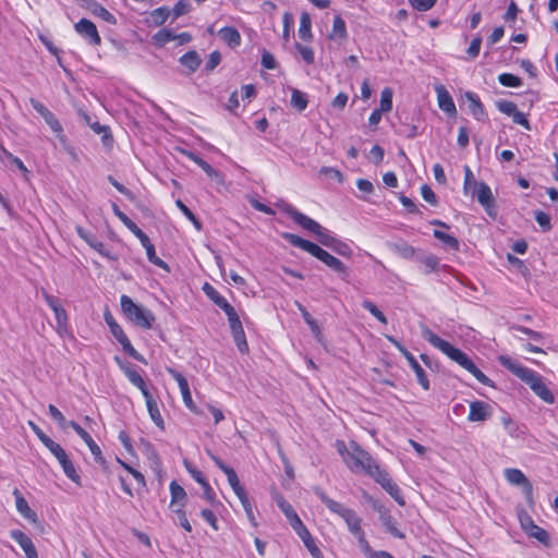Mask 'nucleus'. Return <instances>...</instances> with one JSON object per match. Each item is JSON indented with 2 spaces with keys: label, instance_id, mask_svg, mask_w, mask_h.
<instances>
[{
  "label": "nucleus",
  "instance_id": "nucleus-23",
  "mask_svg": "<svg viewBox=\"0 0 558 558\" xmlns=\"http://www.w3.org/2000/svg\"><path fill=\"white\" fill-rule=\"evenodd\" d=\"M141 244L143 245V247L145 248L146 251V255H147V258L148 260L165 269V270H169V266L167 263H165L161 258H159L156 254V251H155V246L154 244L150 242L149 238L146 235L144 236L142 240H140Z\"/></svg>",
  "mask_w": 558,
  "mask_h": 558
},
{
  "label": "nucleus",
  "instance_id": "nucleus-38",
  "mask_svg": "<svg viewBox=\"0 0 558 558\" xmlns=\"http://www.w3.org/2000/svg\"><path fill=\"white\" fill-rule=\"evenodd\" d=\"M434 236L439 240L440 242H442V244L450 248V250H453V251H458L459 250V241L456 236L451 235V234H448L444 231H440V230H434Z\"/></svg>",
  "mask_w": 558,
  "mask_h": 558
},
{
  "label": "nucleus",
  "instance_id": "nucleus-9",
  "mask_svg": "<svg viewBox=\"0 0 558 558\" xmlns=\"http://www.w3.org/2000/svg\"><path fill=\"white\" fill-rule=\"evenodd\" d=\"M77 34L86 39L90 45L98 46L101 43V38L98 34L96 25L87 20L81 19L74 26Z\"/></svg>",
  "mask_w": 558,
  "mask_h": 558
},
{
  "label": "nucleus",
  "instance_id": "nucleus-44",
  "mask_svg": "<svg viewBox=\"0 0 558 558\" xmlns=\"http://www.w3.org/2000/svg\"><path fill=\"white\" fill-rule=\"evenodd\" d=\"M225 314L228 317L230 329H231L232 333L238 332V330H244L243 326H242V323L240 320V317L236 314V312H235L233 306L230 307V310L226 311Z\"/></svg>",
  "mask_w": 558,
  "mask_h": 558
},
{
  "label": "nucleus",
  "instance_id": "nucleus-11",
  "mask_svg": "<svg viewBox=\"0 0 558 558\" xmlns=\"http://www.w3.org/2000/svg\"><path fill=\"white\" fill-rule=\"evenodd\" d=\"M69 427L73 428L74 432L83 439V441L87 445L89 448L92 454L94 456L95 460L97 462H102V453L100 447L94 441L92 436L76 422L69 421Z\"/></svg>",
  "mask_w": 558,
  "mask_h": 558
},
{
  "label": "nucleus",
  "instance_id": "nucleus-26",
  "mask_svg": "<svg viewBox=\"0 0 558 558\" xmlns=\"http://www.w3.org/2000/svg\"><path fill=\"white\" fill-rule=\"evenodd\" d=\"M205 294L223 312L230 310L232 305L222 296L213 286L205 283L203 287Z\"/></svg>",
  "mask_w": 558,
  "mask_h": 558
},
{
  "label": "nucleus",
  "instance_id": "nucleus-57",
  "mask_svg": "<svg viewBox=\"0 0 558 558\" xmlns=\"http://www.w3.org/2000/svg\"><path fill=\"white\" fill-rule=\"evenodd\" d=\"M436 2L437 0H409L412 8L421 12L430 10Z\"/></svg>",
  "mask_w": 558,
  "mask_h": 558
},
{
  "label": "nucleus",
  "instance_id": "nucleus-28",
  "mask_svg": "<svg viewBox=\"0 0 558 558\" xmlns=\"http://www.w3.org/2000/svg\"><path fill=\"white\" fill-rule=\"evenodd\" d=\"M219 37L229 46V47H238L241 44V35L239 31L234 27L227 26L222 27L218 32Z\"/></svg>",
  "mask_w": 558,
  "mask_h": 558
},
{
  "label": "nucleus",
  "instance_id": "nucleus-15",
  "mask_svg": "<svg viewBox=\"0 0 558 558\" xmlns=\"http://www.w3.org/2000/svg\"><path fill=\"white\" fill-rule=\"evenodd\" d=\"M505 476L510 484L523 486L526 496H532V485L522 471L519 469H506Z\"/></svg>",
  "mask_w": 558,
  "mask_h": 558
},
{
  "label": "nucleus",
  "instance_id": "nucleus-55",
  "mask_svg": "<svg viewBox=\"0 0 558 558\" xmlns=\"http://www.w3.org/2000/svg\"><path fill=\"white\" fill-rule=\"evenodd\" d=\"M29 427L35 433V435L38 437V439L45 445L46 448L51 446L54 441L48 437L40 427H38L34 422H28Z\"/></svg>",
  "mask_w": 558,
  "mask_h": 558
},
{
  "label": "nucleus",
  "instance_id": "nucleus-5",
  "mask_svg": "<svg viewBox=\"0 0 558 558\" xmlns=\"http://www.w3.org/2000/svg\"><path fill=\"white\" fill-rule=\"evenodd\" d=\"M120 304L123 314L135 325L146 329L151 327L155 316L149 310L137 305L125 294L121 296Z\"/></svg>",
  "mask_w": 558,
  "mask_h": 558
},
{
  "label": "nucleus",
  "instance_id": "nucleus-20",
  "mask_svg": "<svg viewBox=\"0 0 558 558\" xmlns=\"http://www.w3.org/2000/svg\"><path fill=\"white\" fill-rule=\"evenodd\" d=\"M318 498L333 513L338 514L342 519L347 515V512H350L351 509L347 508L342 504L329 498L322 489L317 488L315 490Z\"/></svg>",
  "mask_w": 558,
  "mask_h": 558
},
{
  "label": "nucleus",
  "instance_id": "nucleus-58",
  "mask_svg": "<svg viewBox=\"0 0 558 558\" xmlns=\"http://www.w3.org/2000/svg\"><path fill=\"white\" fill-rule=\"evenodd\" d=\"M190 10H191L190 3L184 0H180L175 3L171 13L173 15V19H178V17L189 13Z\"/></svg>",
  "mask_w": 558,
  "mask_h": 558
},
{
  "label": "nucleus",
  "instance_id": "nucleus-60",
  "mask_svg": "<svg viewBox=\"0 0 558 558\" xmlns=\"http://www.w3.org/2000/svg\"><path fill=\"white\" fill-rule=\"evenodd\" d=\"M174 513L177 515V519L174 520L175 523L182 526L186 532H191L192 526L186 518L185 511L179 508L174 510Z\"/></svg>",
  "mask_w": 558,
  "mask_h": 558
},
{
  "label": "nucleus",
  "instance_id": "nucleus-30",
  "mask_svg": "<svg viewBox=\"0 0 558 558\" xmlns=\"http://www.w3.org/2000/svg\"><path fill=\"white\" fill-rule=\"evenodd\" d=\"M348 36L347 26L344 20L337 15L333 19L332 23V29L330 34L328 35L329 39L337 40V39H345Z\"/></svg>",
  "mask_w": 558,
  "mask_h": 558
},
{
  "label": "nucleus",
  "instance_id": "nucleus-63",
  "mask_svg": "<svg viewBox=\"0 0 558 558\" xmlns=\"http://www.w3.org/2000/svg\"><path fill=\"white\" fill-rule=\"evenodd\" d=\"M291 527L294 530V532L299 535V537L304 543V539H307L312 536L307 527L303 524L302 520H299L295 522Z\"/></svg>",
  "mask_w": 558,
  "mask_h": 558
},
{
  "label": "nucleus",
  "instance_id": "nucleus-27",
  "mask_svg": "<svg viewBox=\"0 0 558 558\" xmlns=\"http://www.w3.org/2000/svg\"><path fill=\"white\" fill-rule=\"evenodd\" d=\"M416 260L424 266L426 275L437 272L440 269V259L434 254H421L416 256Z\"/></svg>",
  "mask_w": 558,
  "mask_h": 558
},
{
  "label": "nucleus",
  "instance_id": "nucleus-33",
  "mask_svg": "<svg viewBox=\"0 0 558 558\" xmlns=\"http://www.w3.org/2000/svg\"><path fill=\"white\" fill-rule=\"evenodd\" d=\"M476 197L478 203L485 208L490 207L493 204V194L490 187L484 182H481L477 185Z\"/></svg>",
  "mask_w": 558,
  "mask_h": 558
},
{
  "label": "nucleus",
  "instance_id": "nucleus-21",
  "mask_svg": "<svg viewBox=\"0 0 558 558\" xmlns=\"http://www.w3.org/2000/svg\"><path fill=\"white\" fill-rule=\"evenodd\" d=\"M404 357L407 359L410 367L415 373L417 383L421 385V387L424 390H428L430 387L429 380H428L427 375H426L425 371L423 369V367L420 365V363L416 361V359L413 356L412 353H404Z\"/></svg>",
  "mask_w": 558,
  "mask_h": 558
},
{
  "label": "nucleus",
  "instance_id": "nucleus-31",
  "mask_svg": "<svg viewBox=\"0 0 558 558\" xmlns=\"http://www.w3.org/2000/svg\"><path fill=\"white\" fill-rule=\"evenodd\" d=\"M171 11L167 7H160L149 13L147 23L153 26L162 25L170 16Z\"/></svg>",
  "mask_w": 558,
  "mask_h": 558
},
{
  "label": "nucleus",
  "instance_id": "nucleus-54",
  "mask_svg": "<svg viewBox=\"0 0 558 558\" xmlns=\"http://www.w3.org/2000/svg\"><path fill=\"white\" fill-rule=\"evenodd\" d=\"M496 107L500 112L509 117H511L518 110L517 105L510 100H498L496 102Z\"/></svg>",
  "mask_w": 558,
  "mask_h": 558
},
{
  "label": "nucleus",
  "instance_id": "nucleus-45",
  "mask_svg": "<svg viewBox=\"0 0 558 558\" xmlns=\"http://www.w3.org/2000/svg\"><path fill=\"white\" fill-rule=\"evenodd\" d=\"M384 489L400 505L404 506L405 501L403 499V496L401 494L400 487L393 482L390 481L389 483H386Z\"/></svg>",
  "mask_w": 558,
  "mask_h": 558
},
{
  "label": "nucleus",
  "instance_id": "nucleus-46",
  "mask_svg": "<svg viewBox=\"0 0 558 558\" xmlns=\"http://www.w3.org/2000/svg\"><path fill=\"white\" fill-rule=\"evenodd\" d=\"M177 207L182 211V214L194 225V227L201 231L202 223L196 218V216L191 211V209L180 199L175 202Z\"/></svg>",
  "mask_w": 558,
  "mask_h": 558
},
{
  "label": "nucleus",
  "instance_id": "nucleus-51",
  "mask_svg": "<svg viewBox=\"0 0 558 558\" xmlns=\"http://www.w3.org/2000/svg\"><path fill=\"white\" fill-rule=\"evenodd\" d=\"M295 48L298 52L301 54L304 62L307 64H313L315 61V52L311 47L303 46L299 43L295 44Z\"/></svg>",
  "mask_w": 558,
  "mask_h": 558
},
{
  "label": "nucleus",
  "instance_id": "nucleus-62",
  "mask_svg": "<svg viewBox=\"0 0 558 558\" xmlns=\"http://www.w3.org/2000/svg\"><path fill=\"white\" fill-rule=\"evenodd\" d=\"M184 465H185V469L186 471L189 472V474L194 478V481H196L198 484L203 485L207 482L206 477L204 476V474L196 470L191 463H189L187 461L184 462Z\"/></svg>",
  "mask_w": 558,
  "mask_h": 558
},
{
  "label": "nucleus",
  "instance_id": "nucleus-22",
  "mask_svg": "<svg viewBox=\"0 0 558 558\" xmlns=\"http://www.w3.org/2000/svg\"><path fill=\"white\" fill-rule=\"evenodd\" d=\"M469 110L477 121H483L486 118L485 109L478 96L472 92L465 93Z\"/></svg>",
  "mask_w": 558,
  "mask_h": 558
},
{
  "label": "nucleus",
  "instance_id": "nucleus-56",
  "mask_svg": "<svg viewBox=\"0 0 558 558\" xmlns=\"http://www.w3.org/2000/svg\"><path fill=\"white\" fill-rule=\"evenodd\" d=\"M330 248L338 255H341L344 257H350L352 255L351 247L347 243H344L338 239L336 240V242L332 244V246Z\"/></svg>",
  "mask_w": 558,
  "mask_h": 558
},
{
  "label": "nucleus",
  "instance_id": "nucleus-39",
  "mask_svg": "<svg viewBox=\"0 0 558 558\" xmlns=\"http://www.w3.org/2000/svg\"><path fill=\"white\" fill-rule=\"evenodd\" d=\"M344 522L348 525L349 531L353 535H359L362 533L361 529V519L356 515L355 511L351 509L350 512H347V515L343 518Z\"/></svg>",
  "mask_w": 558,
  "mask_h": 558
},
{
  "label": "nucleus",
  "instance_id": "nucleus-41",
  "mask_svg": "<svg viewBox=\"0 0 558 558\" xmlns=\"http://www.w3.org/2000/svg\"><path fill=\"white\" fill-rule=\"evenodd\" d=\"M308 99L306 94L293 88L291 92V105L299 111H304L307 107Z\"/></svg>",
  "mask_w": 558,
  "mask_h": 558
},
{
  "label": "nucleus",
  "instance_id": "nucleus-61",
  "mask_svg": "<svg viewBox=\"0 0 558 558\" xmlns=\"http://www.w3.org/2000/svg\"><path fill=\"white\" fill-rule=\"evenodd\" d=\"M512 330H515V331H519V332H522L526 336H529L531 339L535 340V341H539L543 339V333L538 332V331H534L527 327H524V326H521V325H513L511 327Z\"/></svg>",
  "mask_w": 558,
  "mask_h": 558
},
{
  "label": "nucleus",
  "instance_id": "nucleus-12",
  "mask_svg": "<svg viewBox=\"0 0 558 558\" xmlns=\"http://www.w3.org/2000/svg\"><path fill=\"white\" fill-rule=\"evenodd\" d=\"M493 408L484 401H473L470 403V413L468 421L484 422L492 416Z\"/></svg>",
  "mask_w": 558,
  "mask_h": 558
},
{
  "label": "nucleus",
  "instance_id": "nucleus-59",
  "mask_svg": "<svg viewBox=\"0 0 558 558\" xmlns=\"http://www.w3.org/2000/svg\"><path fill=\"white\" fill-rule=\"evenodd\" d=\"M396 252L407 259L413 258L415 256V248L407 243L397 244Z\"/></svg>",
  "mask_w": 558,
  "mask_h": 558
},
{
  "label": "nucleus",
  "instance_id": "nucleus-10",
  "mask_svg": "<svg viewBox=\"0 0 558 558\" xmlns=\"http://www.w3.org/2000/svg\"><path fill=\"white\" fill-rule=\"evenodd\" d=\"M519 518H520V523H521L522 529L530 536L536 538L537 541H539L543 544H546L549 541L548 533L541 526L536 525L529 514L522 513V514H520Z\"/></svg>",
  "mask_w": 558,
  "mask_h": 558
},
{
  "label": "nucleus",
  "instance_id": "nucleus-14",
  "mask_svg": "<svg viewBox=\"0 0 558 558\" xmlns=\"http://www.w3.org/2000/svg\"><path fill=\"white\" fill-rule=\"evenodd\" d=\"M10 536L21 546L27 558H38V553L33 541L24 532L21 530H12Z\"/></svg>",
  "mask_w": 558,
  "mask_h": 558
},
{
  "label": "nucleus",
  "instance_id": "nucleus-48",
  "mask_svg": "<svg viewBox=\"0 0 558 558\" xmlns=\"http://www.w3.org/2000/svg\"><path fill=\"white\" fill-rule=\"evenodd\" d=\"M45 122L49 125L53 133L57 134L58 137L62 140L63 128L56 118V116L50 111L43 118Z\"/></svg>",
  "mask_w": 558,
  "mask_h": 558
},
{
  "label": "nucleus",
  "instance_id": "nucleus-24",
  "mask_svg": "<svg viewBox=\"0 0 558 558\" xmlns=\"http://www.w3.org/2000/svg\"><path fill=\"white\" fill-rule=\"evenodd\" d=\"M123 372L130 383L141 390L144 398L145 393H150L144 378L134 367L125 366L123 367Z\"/></svg>",
  "mask_w": 558,
  "mask_h": 558
},
{
  "label": "nucleus",
  "instance_id": "nucleus-29",
  "mask_svg": "<svg viewBox=\"0 0 558 558\" xmlns=\"http://www.w3.org/2000/svg\"><path fill=\"white\" fill-rule=\"evenodd\" d=\"M113 213L120 221L138 239L142 240L147 234L144 233L135 222H133L117 205H113Z\"/></svg>",
  "mask_w": 558,
  "mask_h": 558
},
{
  "label": "nucleus",
  "instance_id": "nucleus-40",
  "mask_svg": "<svg viewBox=\"0 0 558 558\" xmlns=\"http://www.w3.org/2000/svg\"><path fill=\"white\" fill-rule=\"evenodd\" d=\"M175 39H177V35L171 29H168V28H161L153 36L154 44L159 47H162L166 44H168L172 40H175Z\"/></svg>",
  "mask_w": 558,
  "mask_h": 558
},
{
  "label": "nucleus",
  "instance_id": "nucleus-49",
  "mask_svg": "<svg viewBox=\"0 0 558 558\" xmlns=\"http://www.w3.org/2000/svg\"><path fill=\"white\" fill-rule=\"evenodd\" d=\"M392 109V90L384 88L380 95V111L388 112Z\"/></svg>",
  "mask_w": 558,
  "mask_h": 558
},
{
  "label": "nucleus",
  "instance_id": "nucleus-18",
  "mask_svg": "<svg viewBox=\"0 0 558 558\" xmlns=\"http://www.w3.org/2000/svg\"><path fill=\"white\" fill-rule=\"evenodd\" d=\"M179 62L185 69L183 74L191 75L199 68L202 59L196 51L190 50L180 57Z\"/></svg>",
  "mask_w": 558,
  "mask_h": 558
},
{
  "label": "nucleus",
  "instance_id": "nucleus-2",
  "mask_svg": "<svg viewBox=\"0 0 558 558\" xmlns=\"http://www.w3.org/2000/svg\"><path fill=\"white\" fill-rule=\"evenodd\" d=\"M498 362L514 376L525 383L530 389L547 404L555 402V397L547 387L544 378L535 371L522 365L509 355H499Z\"/></svg>",
  "mask_w": 558,
  "mask_h": 558
},
{
  "label": "nucleus",
  "instance_id": "nucleus-37",
  "mask_svg": "<svg viewBox=\"0 0 558 558\" xmlns=\"http://www.w3.org/2000/svg\"><path fill=\"white\" fill-rule=\"evenodd\" d=\"M277 505L279 509L284 513L287 520L290 525H293L295 522L301 520L298 513L294 511L293 507L283 498L277 499Z\"/></svg>",
  "mask_w": 558,
  "mask_h": 558
},
{
  "label": "nucleus",
  "instance_id": "nucleus-13",
  "mask_svg": "<svg viewBox=\"0 0 558 558\" xmlns=\"http://www.w3.org/2000/svg\"><path fill=\"white\" fill-rule=\"evenodd\" d=\"M435 92L437 95L438 107L450 117L456 116L457 108L447 88L444 85H436Z\"/></svg>",
  "mask_w": 558,
  "mask_h": 558
},
{
  "label": "nucleus",
  "instance_id": "nucleus-16",
  "mask_svg": "<svg viewBox=\"0 0 558 558\" xmlns=\"http://www.w3.org/2000/svg\"><path fill=\"white\" fill-rule=\"evenodd\" d=\"M377 510L379 513V519L383 525L385 526L386 531L397 538H404V534L398 529L397 521L390 514L389 510L381 506L378 507Z\"/></svg>",
  "mask_w": 558,
  "mask_h": 558
},
{
  "label": "nucleus",
  "instance_id": "nucleus-8",
  "mask_svg": "<svg viewBox=\"0 0 558 558\" xmlns=\"http://www.w3.org/2000/svg\"><path fill=\"white\" fill-rule=\"evenodd\" d=\"M76 232L93 250L109 260H117V256L98 240V238L82 227H76Z\"/></svg>",
  "mask_w": 558,
  "mask_h": 558
},
{
  "label": "nucleus",
  "instance_id": "nucleus-19",
  "mask_svg": "<svg viewBox=\"0 0 558 558\" xmlns=\"http://www.w3.org/2000/svg\"><path fill=\"white\" fill-rule=\"evenodd\" d=\"M318 498L333 513L338 514L342 519L347 515V512H350L351 509L347 508L342 504L329 498L322 489L317 488L315 490Z\"/></svg>",
  "mask_w": 558,
  "mask_h": 558
},
{
  "label": "nucleus",
  "instance_id": "nucleus-25",
  "mask_svg": "<svg viewBox=\"0 0 558 558\" xmlns=\"http://www.w3.org/2000/svg\"><path fill=\"white\" fill-rule=\"evenodd\" d=\"M145 402L151 421L160 428H163V418L160 414L157 401L151 393H145Z\"/></svg>",
  "mask_w": 558,
  "mask_h": 558
},
{
  "label": "nucleus",
  "instance_id": "nucleus-1",
  "mask_svg": "<svg viewBox=\"0 0 558 558\" xmlns=\"http://www.w3.org/2000/svg\"><path fill=\"white\" fill-rule=\"evenodd\" d=\"M422 336L434 348L441 351L450 360H452L461 367L466 369L469 373H471L481 384L488 387L494 386L492 379H489L480 368H477L473 361L460 349L454 348L451 343L441 339L439 336L434 333L429 328H424L422 330Z\"/></svg>",
  "mask_w": 558,
  "mask_h": 558
},
{
  "label": "nucleus",
  "instance_id": "nucleus-42",
  "mask_svg": "<svg viewBox=\"0 0 558 558\" xmlns=\"http://www.w3.org/2000/svg\"><path fill=\"white\" fill-rule=\"evenodd\" d=\"M57 322V331L63 336L68 332V314L63 307L57 308L54 312Z\"/></svg>",
  "mask_w": 558,
  "mask_h": 558
},
{
  "label": "nucleus",
  "instance_id": "nucleus-52",
  "mask_svg": "<svg viewBox=\"0 0 558 558\" xmlns=\"http://www.w3.org/2000/svg\"><path fill=\"white\" fill-rule=\"evenodd\" d=\"M48 411L52 420H54L60 427L65 428L66 426H69V422L65 420L64 415L57 407H54L53 404H49Z\"/></svg>",
  "mask_w": 558,
  "mask_h": 558
},
{
  "label": "nucleus",
  "instance_id": "nucleus-53",
  "mask_svg": "<svg viewBox=\"0 0 558 558\" xmlns=\"http://www.w3.org/2000/svg\"><path fill=\"white\" fill-rule=\"evenodd\" d=\"M233 340L241 353H246L248 351V344L245 338L244 330H238V332L232 333Z\"/></svg>",
  "mask_w": 558,
  "mask_h": 558
},
{
  "label": "nucleus",
  "instance_id": "nucleus-35",
  "mask_svg": "<svg viewBox=\"0 0 558 558\" xmlns=\"http://www.w3.org/2000/svg\"><path fill=\"white\" fill-rule=\"evenodd\" d=\"M116 339L121 344L123 351L126 354H129L131 357H133L140 362H145L144 357L134 349V347L132 345L131 341L129 340V338L126 337L124 331L122 332V336L116 337Z\"/></svg>",
  "mask_w": 558,
  "mask_h": 558
},
{
  "label": "nucleus",
  "instance_id": "nucleus-32",
  "mask_svg": "<svg viewBox=\"0 0 558 558\" xmlns=\"http://www.w3.org/2000/svg\"><path fill=\"white\" fill-rule=\"evenodd\" d=\"M88 9L89 11L100 17L101 20H104L105 22L109 23V24H112L114 25L117 23V19L114 17L113 14H111L105 7H102L100 3L96 2V1H93L89 5H88Z\"/></svg>",
  "mask_w": 558,
  "mask_h": 558
},
{
  "label": "nucleus",
  "instance_id": "nucleus-4",
  "mask_svg": "<svg viewBox=\"0 0 558 558\" xmlns=\"http://www.w3.org/2000/svg\"><path fill=\"white\" fill-rule=\"evenodd\" d=\"M278 207L282 213L288 215L296 225L315 234L320 244L327 247H331L332 244L336 242L337 238H335L328 229L322 227L317 221L299 211L291 204L281 202L278 204Z\"/></svg>",
  "mask_w": 558,
  "mask_h": 558
},
{
  "label": "nucleus",
  "instance_id": "nucleus-6",
  "mask_svg": "<svg viewBox=\"0 0 558 558\" xmlns=\"http://www.w3.org/2000/svg\"><path fill=\"white\" fill-rule=\"evenodd\" d=\"M373 457L365 450H363L356 442H351L348 451V456L344 457V462L352 470H363L369 468Z\"/></svg>",
  "mask_w": 558,
  "mask_h": 558
},
{
  "label": "nucleus",
  "instance_id": "nucleus-34",
  "mask_svg": "<svg viewBox=\"0 0 558 558\" xmlns=\"http://www.w3.org/2000/svg\"><path fill=\"white\" fill-rule=\"evenodd\" d=\"M299 36L303 40L312 38V21L308 13L303 12L300 16Z\"/></svg>",
  "mask_w": 558,
  "mask_h": 558
},
{
  "label": "nucleus",
  "instance_id": "nucleus-36",
  "mask_svg": "<svg viewBox=\"0 0 558 558\" xmlns=\"http://www.w3.org/2000/svg\"><path fill=\"white\" fill-rule=\"evenodd\" d=\"M170 494H171V506L180 504L181 507L184 506V500L186 498V493L184 488L179 485L175 481L170 483Z\"/></svg>",
  "mask_w": 558,
  "mask_h": 558
},
{
  "label": "nucleus",
  "instance_id": "nucleus-64",
  "mask_svg": "<svg viewBox=\"0 0 558 558\" xmlns=\"http://www.w3.org/2000/svg\"><path fill=\"white\" fill-rule=\"evenodd\" d=\"M303 544L308 549V551L313 558H323V554H322L320 549L316 546L313 536H311L308 538V541L304 539Z\"/></svg>",
  "mask_w": 558,
  "mask_h": 558
},
{
  "label": "nucleus",
  "instance_id": "nucleus-50",
  "mask_svg": "<svg viewBox=\"0 0 558 558\" xmlns=\"http://www.w3.org/2000/svg\"><path fill=\"white\" fill-rule=\"evenodd\" d=\"M104 318L114 338L122 336L123 329L116 322V319L113 318V316L111 315V313L109 311L105 312Z\"/></svg>",
  "mask_w": 558,
  "mask_h": 558
},
{
  "label": "nucleus",
  "instance_id": "nucleus-3",
  "mask_svg": "<svg viewBox=\"0 0 558 558\" xmlns=\"http://www.w3.org/2000/svg\"><path fill=\"white\" fill-rule=\"evenodd\" d=\"M282 238L286 241H288L291 245L310 253L311 255L323 262L325 265H327L329 268H331L333 271L339 274L342 280L348 281L349 269L339 258L329 254L327 251L323 250L317 244L308 240H304L296 234L286 232L282 234Z\"/></svg>",
  "mask_w": 558,
  "mask_h": 558
},
{
  "label": "nucleus",
  "instance_id": "nucleus-17",
  "mask_svg": "<svg viewBox=\"0 0 558 558\" xmlns=\"http://www.w3.org/2000/svg\"><path fill=\"white\" fill-rule=\"evenodd\" d=\"M12 494L15 498V506L17 512L29 522L36 523L37 514L34 510L29 508L28 502L23 497L22 493L17 488H15Z\"/></svg>",
  "mask_w": 558,
  "mask_h": 558
},
{
  "label": "nucleus",
  "instance_id": "nucleus-47",
  "mask_svg": "<svg viewBox=\"0 0 558 558\" xmlns=\"http://www.w3.org/2000/svg\"><path fill=\"white\" fill-rule=\"evenodd\" d=\"M363 308L368 311L376 319H378L381 324H387V318L381 311L369 300H364L362 302Z\"/></svg>",
  "mask_w": 558,
  "mask_h": 558
},
{
  "label": "nucleus",
  "instance_id": "nucleus-7",
  "mask_svg": "<svg viewBox=\"0 0 558 558\" xmlns=\"http://www.w3.org/2000/svg\"><path fill=\"white\" fill-rule=\"evenodd\" d=\"M60 463L64 474L75 484H81V477L77 474L73 462L70 460L65 450L56 441L47 448Z\"/></svg>",
  "mask_w": 558,
  "mask_h": 558
},
{
  "label": "nucleus",
  "instance_id": "nucleus-43",
  "mask_svg": "<svg viewBox=\"0 0 558 558\" xmlns=\"http://www.w3.org/2000/svg\"><path fill=\"white\" fill-rule=\"evenodd\" d=\"M498 81L502 86L506 87H520L522 86V80L511 73H501L498 76Z\"/></svg>",
  "mask_w": 558,
  "mask_h": 558
}]
</instances>
